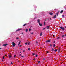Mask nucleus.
Here are the masks:
<instances>
[{
    "instance_id": "obj_1",
    "label": "nucleus",
    "mask_w": 66,
    "mask_h": 66,
    "mask_svg": "<svg viewBox=\"0 0 66 66\" xmlns=\"http://www.w3.org/2000/svg\"><path fill=\"white\" fill-rule=\"evenodd\" d=\"M12 46H13V47H15V46L16 44H15V43H14V42H12Z\"/></svg>"
},
{
    "instance_id": "obj_2",
    "label": "nucleus",
    "mask_w": 66,
    "mask_h": 66,
    "mask_svg": "<svg viewBox=\"0 0 66 66\" xmlns=\"http://www.w3.org/2000/svg\"><path fill=\"white\" fill-rule=\"evenodd\" d=\"M60 29H61L62 30H65V29L62 26L60 27Z\"/></svg>"
},
{
    "instance_id": "obj_3",
    "label": "nucleus",
    "mask_w": 66,
    "mask_h": 66,
    "mask_svg": "<svg viewBox=\"0 0 66 66\" xmlns=\"http://www.w3.org/2000/svg\"><path fill=\"white\" fill-rule=\"evenodd\" d=\"M46 43H50V39L48 40H47L46 41Z\"/></svg>"
},
{
    "instance_id": "obj_4",
    "label": "nucleus",
    "mask_w": 66,
    "mask_h": 66,
    "mask_svg": "<svg viewBox=\"0 0 66 66\" xmlns=\"http://www.w3.org/2000/svg\"><path fill=\"white\" fill-rule=\"evenodd\" d=\"M9 59H11V58L12 57V55H9Z\"/></svg>"
},
{
    "instance_id": "obj_5",
    "label": "nucleus",
    "mask_w": 66,
    "mask_h": 66,
    "mask_svg": "<svg viewBox=\"0 0 66 66\" xmlns=\"http://www.w3.org/2000/svg\"><path fill=\"white\" fill-rule=\"evenodd\" d=\"M42 24H43L42 23H41V24H40V23H39V25L41 27H42V26H43V25H42Z\"/></svg>"
},
{
    "instance_id": "obj_6",
    "label": "nucleus",
    "mask_w": 66,
    "mask_h": 66,
    "mask_svg": "<svg viewBox=\"0 0 66 66\" xmlns=\"http://www.w3.org/2000/svg\"><path fill=\"white\" fill-rule=\"evenodd\" d=\"M50 26H46V28L47 29H49V28H50Z\"/></svg>"
},
{
    "instance_id": "obj_7",
    "label": "nucleus",
    "mask_w": 66,
    "mask_h": 66,
    "mask_svg": "<svg viewBox=\"0 0 66 66\" xmlns=\"http://www.w3.org/2000/svg\"><path fill=\"white\" fill-rule=\"evenodd\" d=\"M49 14L50 15H53V13L52 12H50L49 13Z\"/></svg>"
},
{
    "instance_id": "obj_8",
    "label": "nucleus",
    "mask_w": 66,
    "mask_h": 66,
    "mask_svg": "<svg viewBox=\"0 0 66 66\" xmlns=\"http://www.w3.org/2000/svg\"><path fill=\"white\" fill-rule=\"evenodd\" d=\"M38 23H40V20L39 19H38L37 20Z\"/></svg>"
},
{
    "instance_id": "obj_9",
    "label": "nucleus",
    "mask_w": 66,
    "mask_h": 66,
    "mask_svg": "<svg viewBox=\"0 0 66 66\" xmlns=\"http://www.w3.org/2000/svg\"><path fill=\"white\" fill-rule=\"evenodd\" d=\"M8 45V44H4V45H3V46H7V45Z\"/></svg>"
},
{
    "instance_id": "obj_10",
    "label": "nucleus",
    "mask_w": 66,
    "mask_h": 66,
    "mask_svg": "<svg viewBox=\"0 0 66 66\" xmlns=\"http://www.w3.org/2000/svg\"><path fill=\"white\" fill-rule=\"evenodd\" d=\"M56 17V15H55L53 17V18H55Z\"/></svg>"
},
{
    "instance_id": "obj_11",
    "label": "nucleus",
    "mask_w": 66,
    "mask_h": 66,
    "mask_svg": "<svg viewBox=\"0 0 66 66\" xmlns=\"http://www.w3.org/2000/svg\"><path fill=\"white\" fill-rule=\"evenodd\" d=\"M20 43H21V41H19V44H18V46H19V45H20Z\"/></svg>"
},
{
    "instance_id": "obj_12",
    "label": "nucleus",
    "mask_w": 66,
    "mask_h": 66,
    "mask_svg": "<svg viewBox=\"0 0 66 66\" xmlns=\"http://www.w3.org/2000/svg\"><path fill=\"white\" fill-rule=\"evenodd\" d=\"M21 29H19L18 30H17L16 31V32H17V31H20L21 30Z\"/></svg>"
},
{
    "instance_id": "obj_13",
    "label": "nucleus",
    "mask_w": 66,
    "mask_h": 66,
    "mask_svg": "<svg viewBox=\"0 0 66 66\" xmlns=\"http://www.w3.org/2000/svg\"><path fill=\"white\" fill-rule=\"evenodd\" d=\"M63 12V10H62L60 12V13L61 14V13Z\"/></svg>"
},
{
    "instance_id": "obj_14",
    "label": "nucleus",
    "mask_w": 66,
    "mask_h": 66,
    "mask_svg": "<svg viewBox=\"0 0 66 66\" xmlns=\"http://www.w3.org/2000/svg\"><path fill=\"white\" fill-rule=\"evenodd\" d=\"M55 44H53V47H55Z\"/></svg>"
},
{
    "instance_id": "obj_15",
    "label": "nucleus",
    "mask_w": 66,
    "mask_h": 66,
    "mask_svg": "<svg viewBox=\"0 0 66 66\" xmlns=\"http://www.w3.org/2000/svg\"><path fill=\"white\" fill-rule=\"evenodd\" d=\"M57 51V49L55 50H54L55 52H56V51Z\"/></svg>"
},
{
    "instance_id": "obj_16",
    "label": "nucleus",
    "mask_w": 66,
    "mask_h": 66,
    "mask_svg": "<svg viewBox=\"0 0 66 66\" xmlns=\"http://www.w3.org/2000/svg\"><path fill=\"white\" fill-rule=\"evenodd\" d=\"M27 24L25 23L23 25V26H26V25H27Z\"/></svg>"
},
{
    "instance_id": "obj_17",
    "label": "nucleus",
    "mask_w": 66,
    "mask_h": 66,
    "mask_svg": "<svg viewBox=\"0 0 66 66\" xmlns=\"http://www.w3.org/2000/svg\"><path fill=\"white\" fill-rule=\"evenodd\" d=\"M60 13V11H57V13H56L59 14Z\"/></svg>"
},
{
    "instance_id": "obj_18",
    "label": "nucleus",
    "mask_w": 66,
    "mask_h": 66,
    "mask_svg": "<svg viewBox=\"0 0 66 66\" xmlns=\"http://www.w3.org/2000/svg\"><path fill=\"white\" fill-rule=\"evenodd\" d=\"M43 34V33L42 32H41L40 34V36H41L42 35V34Z\"/></svg>"
},
{
    "instance_id": "obj_19",
    "label": "nucleus",
    "mask_w": 66,
    "mask_h": 66,
    "mask_svg": "<svg viewBox=\"0 0 66 66\" xmlns=\"http://www.w3.org/2000/svg\"><path fill=\"white\" fill-rule=\"evenodd\" d=\"M28 29H26V32H28Z\"/></svg>"
},
{
    "instance_id": "obj_20",
    "label": "nucleus",
    "mask_w": 66,
    "mask_h": 66,
    "mask_svg": "<svg viewBox=\"0 0 66 66\" xmlns=\"http://www.w3.org/2000/svg\"><path fill=\"white\" fill-rule=\"evenodd\" d=\"M60 48H59V52H58L59 53H60Z\"/></svg>"
},
{
    "instance_id": "obj_21",
    "label": "nucleus",
    "mask_w": 66,
    "mask_h": 66,
    "mask_svg": "<svg viewBox=\"0 0 66 66\" xmlns=\"http://www.w3.org/2000/svg\"><path fill=\"white\" fill-rule=\"evenodd\" d=\"M32 55H33V56L34 55H35V53H33L32 54Z\"/></svg>"
},
{
    "instance_id": "obj_22",
    "label": "nucleus",
    "mask_w": 66,
    "mask_h": 66,
    "mask_svg": "<svg viewBox=\"0 0 66 66\" xmlns=\"http://www.w3.org/2000/svg\"><path fill=\"white\" fill-rule=\"evenodd\" d=\"M46 29V28H43V30H45Z\"/></svg>"
},
{
    "instance_id": "obj_23",
    "label": "nucleus",
    "mask_w": 66,
    "mask_h": 66,
    "mask_svg": "<svg viewBox=\"0 0 66 66\" xmlns=\"http://www.w3.org/2000/svg\"><path fill=\"white\" fill-rule=\"evenodd\" d=\"M57 39H60V37H58L57 38Z\"/></svg>"
},
{
    "instance_id": "obj_24",
    "label": "nucleus",
    "mask_w": 66,
    "mask_h": 66,
    "mask_svg": "<svg viewBox=\"0 0 66 66\" xmlns=\"http://www.w3.org/2000/svg\"><path fill=\"white\" fill-rule=\"evenodd\" d=\"M28 45H30V42H28Z\"/></svg>"
},
{
    "instance_id": "obj_25",
    "label": "nucleus",
    "mask_w": 66,
    "mask_h": 66,
    "mask_svg": "<svg viewBox=\"0 0 66 66\" xmlns=\"http://www.w3.org/2000/svg\"><path fill=\"white\" fill-rule=\"evenodd\" d=\"M28 50H29V51H30V48H28Z\"/></svg>"
},
{
    "instance_id": "obj_26",
    "label": "nucleus",
    "mask_w": 66,
    "mask_h": 66,
    "mask_svg": "<svg viewBox=\"0 0 66 66\" xmlns=\"http://www.w3.org/2000/svg\"><path fill=\"white\" fill-rule=\"evenodd\" d=\"M52 51H54V49H53V48H52Z\"/></svg>"
},
{
    "instance_id": "obj_27",
    "label": "nucleus",
    "mask_w": 66,
    "mask_h": 66,
    "mask_svg": "<svg viewBox=\"0 0 66 66\" xmlns=\"http://www.w3.org/2000/svg\"><path fill=\"white\" fill-rule=\"evenodd\" d=\"M44 25H46V23L45 22H44Z\"/></svg>"
},
{
    "instance_id": "obj_28",
    "label": "nucleus",
    "mask_w": 66,
    "mask_h": 66,
    "mask_svg": "<svg viewBox=\"0 0 66 66\" xmlns=\"http://www.w3.org/2000/svg\"><path fill=\"white\" fill-rule=\"evenodd\" d=\"M64 36H64V35H63L62 36V37H63V38Z\"/></svg>"
},
{
    "instance_id": "obj_29",
    "label": "nucleus",
    "mask_w": 66,
    "mask_h": 66,
    "mask_svg": "<svg viewBox=\"0 0 66 66\" xmlns=\"http://www.w3.org/2000/svg\"><path fill=\"white\" fill-rule=\"evenodd\" d=\"M38 56V55H36L35 56H36V57H37Z\"/></svg>"
},
{
    "instance_id": "obj_30",
    "label": "nucleus",
    "mask_w": 66,
    "mask_h": 66,
    "mask_svg": "<svg viewBox=\"0 0 66 66\" xmlns=\"http://www.w3.org/2000/svg\"><path fill=\"white\" fill-rule=\"evenodd\" d=\"M27 44H28V43H25V45H27Z\"/></svg>"
},
{
    "instance_id": "obj_31",
    "label": "nucleus",
    "mask_w": 66,
    "mask_h": 66,
    "mask_svg": "<svg viewBox=\"0 0 66 66\" xmlns=\"http://www.w3.org/2000/svg\"><path fill=\"white\" fill-rule=\"evenodd\" d=\"M40 62V61H39L38 62V63H39Z\"/></svg>"
},
{
    "instance_id": "obj_32",
    "label": "nucleus",
    "mask_w": 66,
    "mask_h": 66,
    "mask_svg": "<svg viewBox=\"0 0 66 66\" xmlns=\"http://www.w3.org/2000/svg\"><path fill=\"white\" fill-rule=\"evenodd\" d=\"M46 52H47V53H48L49 52H48V51H46Z\"/></svg>"
},
{
    "instance_id": "obj_33",
    "label": "nucleus",
    "mask_w": 66,
    "mask_h": 66,
    "mask_svg": "<svg viewBox=\"0 0 66 66\" xmlns=\"http://www.w3.org/2000/svg\"><path fill=\"white\" fill-rule=\"evenodd\" d=\"M49 18H48L47 19V20H49Z\"/></svg>"
},
{
    "instance_id": "obj_34",
    "label": "nucleus",
    "mask_w": 66,
    "mask_h": 66,
    "mask_svg": "<svg viewBox=\"0 0 66 66\" xmlns=\"http://www.w3.org/2000/svg\"><path fill=\"white\" fill-rule=\"evenodd\" d=\"M50 46L51 47H52V45H51V44L50 45Z\"/></svg>"
},
{
    "instance_id": "obj_35",
    "label": "nucleus",
    "mask_w": 66,
    "mask_h": 66,
    "mask_svg": "<svg viewBox=\"0 0 66 66\" xmlns=\"http://www.w3.org/2000/svg\"><path fill=\"white\" fill-rule=\"evenodd\" d=\"M14 57H16V55H14Z\"/></svg>"
},
{
    "instance_id": "obj_36",
    "label": "nucleus",
    "mask_w": 66,
    "mask_h": 66,
    "mask_svg": "<svg viewBox=\"0 0 66 66\" xmlns=\"http://www.w3.org/2000/svg\"><path fill=\"white\" fill-rule=\"evenodd\" d=\"M62 16L63 18H64V15H62Z\"/></svg>"
},
{
    "instance_id": "obj_37",
    "label": "nucleus",
    "mask_w": 66,
    "mask_h": 66,
    "mask_svg": "<svg viewBox=\"0 0 66 66\" xmlns=\"http://www.w3.org/2000/svg\"><path fill=\"white\" fill-rule=\"evenodd\" d=\"M16 39H19V37H17L16 38Z\"/></svg>"
},
{
    "instance_id": "obj_38",
    "label": "nucleus",
    "mask_w": 66,
    "mask_h": 66,
    "mask_svg": "<svg viewBox=\"0 0 66 66\" xmlns=\"http://www.w3.org/2000/svg\"><path fill=\"white\" fill-rule=\"evenodd\" d=\"M37 43H38V42H36V44H37Z\"/></svg>"
},
{
    "instance_id": "obj_39",
    "label": "nucleus",
    "mask_w": 66,
    "mask_h": 66,
    "mask_svg": "<svg viewBox=\"0 0 66 66\" xmlns=\"http://www.w3.org/2000/svg\"><path fill=\"white\" fill-rule=\"evenodd\" d=\"M56 14H57V16H58V14L56 13Z\"/></svg>"
},
{
    "instance_id": "obj_40",
    "label": "nucleus",
    "mask_w": 66,
    "mask_h": 66,
    "mask_svg": "<svg viewBox=\"0 0 66 66\" xmlns=\"http://www.w3.org/2000/svg\"><path fill=\"white\" fill-rule=\"evenodd\" d=\"M4 59V56H3V59Z\"/></svg>"
},
{
    "instance_id": "obj_41",
    "label": "nucleus",
    "mask_w": 66,
    "mask_h": 66,
    "mask_svg": "<svg viewBox=\"0 0 66 66\" xmlns=\"http://www.w3.org/2000/svg\"><path fill=\"white\" fill-rule=\"evenodd\" d=\"M21 55V54H20L19 55V56H20V55Z\"/></svg>"
},
{
    "instance_id": "obj_42",
    "label": "nucleus",
    "mask_w": 66,
    "mask_h": 66,
    "mask_svg": "<svg viewBox=\"0 0 66 66\" xmlns=\"http://www.w3.org/2000/svg\"><path fill=\"white\" fill-rule=\"evenodd\" d=\"M31 28H30L29 29V31H31Z\"/></svg>"
},
{
    "instance_id": "obj_43",
    "label": "nucleus",
    "mask_w": 66,
    "mask_h": 66,
    "mask_svg": "<svg viewBox=\"0 0 66 66\" xmlns=\"http://www.w3.org/2000/svg\"><path fill=\"white\" fill-rule=\"evenodd\" d=\"M33 32H32V33H31V34H32V35L33 34Z\"/></svg>"
},
{
    "instance_id": "obj_44",
    "label": "nucleus",
    "mask_w": 66,
    "mask_h": 66,
    "mask_svg": "<svg viewBox=\"0 0 66 66\" xmlns=\"http://www.w3.org/2000/svg\"><path fill=\"white\" fill-rule=\"evenodd\" d=\"M11 64H13V62H11Z\"/></svg>"
},
{
    "instance_id": "obj_45",
    "label": "nucleus",
    "mask_w": 66,
    "mask_h": 66,
    "mask_svg": "<svg viewBox=\"0 0 66 66\" xmlns=\"http://www.w3.org/2000/svg\"><path fill=\"white\" fill-rule=\"evenodd\" d=\"M53 37H54V35H53Z\"/></svg>"
},
{
    "instance_id": "obj_46",
    "label": "nucleus",
    "mask_w": 66,
    "mask_h": 66,
    "mask_svg": "<svg viewBox=\"0 0 66 66\" xmlns=\"http://www.w3.org/2000/svg\"><path fill=\"white\" fill-rule=\"evenodd\" d=\"M21 57H24V56H21Z\"/></svg>"
},
{
    "instance_id": "obj_47",
    "label": "nucleus",
    "mask_w": 66,
    "mask_h": 66,
    "mask_svg": "<svg viewBox=\"0 0 66 66\" xmlns=\"http://www.w3.org/2000/svg\"><path fill=\"white\" fill-rule=\"evenodd\" d=\"M5 56H7V55H5Z\"/></svg>"
},
{
    "instance_id": "obj_48",
    "label": "nucleus",
    "mask_w": 66,
    "mask_h": 66,
    "mask_svg": "<svg viewBox=\"0 0 66 66\" xmlns=\"http://www.w3.org/2000/svg\"><path fill=\"white\" fill-rule=\"evenodd\" d=\"M64 36H66V34Z\"/></svg>"
},
{
    "instance_id": "obj_49",
    "label": "nucleus",
    "mask_w": 66,
    "mask_h": 66,
    "mask_svg": "<svg viewBox=\"0 0 66 66\" xmlns=\"http://www.w3.org/2000/svg\"><path fill=\"white\" fill-rule=\"evenodd\" d=\"M21 34H23V33H22Z\"/></svg>"
},
{
    "instance_id": "obj_50",
    "label": "nucleus",
    "mask_w": 66,
    "mask_h": 66,
    "mask_svg": "<svg viewBox=\"0 0 66 66\" xmlns=\"http://www.w3.org/2000/svg\"><path fill=\"white\" fill-rule=\"evenodd\" d=\"M24 51H23V52H24Z\"/></svg>"
},
{
    "instance_id": "obj_51",
    "label": "nucleus",
    "mask_w": 66,
    "mask_h": 66,
    "mask_svg": "<svg viewBox=\"0 0 66 66\" xmlns=\"http://www.w3.org/2000/svg\"><path fill=\"white\" fill-rule=\"evenodd\" d=\"M43 60H45V59H43Z\"/></svg>"
},
{
    "instance_id": "obj_52",
    "label": "nucleus",
    "mask_w": 66,
    "mask_h": 66,
    "mask_svg": "<svg viewBox=\"0 0 66 66\" xmlns=\"http://www.w3.org/2000/svg\"><path fill=\"white\" fill-rule=\"evenodd\" d=\"M53 43H54H54H55V42H53Z\"/></svg>"
},
{
    "instance_id": "obj_53",
    "label": "nucleus",
    "mask_w": 66,
    "mask_h": 66,
    "mask_svg": "<svg viewBox=\"0 0 66 66\" xmlns=\"http://www.w3.org/2000/svg\"><path fill=\"white\" fill-rule=\"evenodd\" d=\"M21 46H22L21 45H20V47H21Z\"/></svg>"
},
{
    "instance_id": "obj_54",
    "label": "nucleus",
    "mask_w": 66,
    "mask_h": 66,
    "mask_svg": "<svg viewBox=\"0 0 66 66\" xmlns=\"http://www.w3.org/2000/svg\"><path fill=\"white\" fill-rule=\"evenodd\" d=\"M65 28H66V26L65 27Z\"/></svg>"
},
{
    "instance_id": "obj_55",
    "label": "nucleus",
    "mask_w": 66,
    "mask_h": 66,
    "mask_svg": "<svg viewBox=\"0 0 66 66\" xmlns=\"http://www.w3.org/2000/svg\"><path fill=\"white\" fill-rule=\"evenodd\" d=\"M45 21H47V20H45Z\"/></svg>"
},
{
    "instance_id": "obj_56",
    "label": "nucleus",
    "mask_w": 66,
    "mask_h": 66,
    "mask_svg": "<svg viewBox=\"0 0 66 66\" xmlns=\"http://www.w3.org/2000/svg\"><path fill=\"white\" fill-rule=\"evenodd\" d=\"M2 48H0V50Z\"/></svg>"
},
{
    "instance_id": "obj_57",
    "label": "nucleus",
    "mask_w": 66,
    "mask_h": 66,
    "mask_svg": "<svg viewBox=\"0 0 66 66\" xmlns=\"http://www.w3.org/2000/svg\"><path fill=\"white\" fill-rule=\"evenodd\" d=\"M2 61H3V60H2Z\"/></svg>"
},
{
    "instance_id": "obj_58",
    "label": "nucleus",
    "mask_w": 66,
    "mask_h": 66,
    "mask_svg": "<svg viewBox=\"0 0 66 66\" xmlns=\"http://www.w3.org/2000/svg\"><path fill=\"white\" fill-rule=\"evenodd\" d=\"M51 20V18H50V20Z\"/></svg>"
},
{
    "instance_id": "obj_59",
    "label": "nucleus",
    "mask_w": 66,
    "mask_h": 66,
    "mask_svg": "<svg viewBox=\"0 0 66 66\" xmlns=\"http://www.w3.org/2000/svg\"><path fill=\"white\" fill-rule=\"evenodd\" d=\"M34 60H35V59L34 58Z\"/></svg>"
},
{
    "instance_id": "obj_60",
    "label": "nucleus",
    "mask_w": 66,
    "mask_h": 66,
    "mask_svg": "<svg viewBox=\"0 0 66 66\" xmlns=\"http://www.w3.org/2000/svg\"><path fill=\"white\" fill-rule=\"evenodd\" d=\"M20 53H21V52H20Z\"/></svg>"
}]
</instances>
